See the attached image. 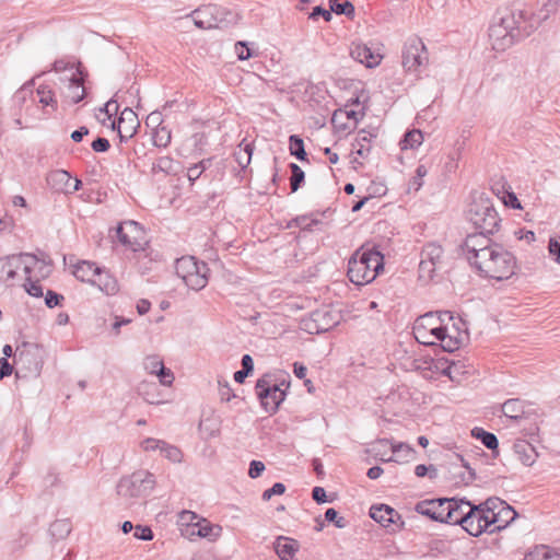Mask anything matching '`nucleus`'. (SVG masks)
<instances>
[{
	"label": "nucleus",
	"mask_w": 560,
	"mask_h": 560,
	"mask_svg": "<svg viewBox=\"0 0 560 560\" xmlns=\"http://www.w3.org/2000/svg\"><path fill=\"white\" fill-rule=\"evenodd\" d=\"M290 170H291L290 187H291V191L295 192L300 188L301 184L304 182L305 174H304L303 170L295 163L290 164Z\"/></svg>",
	"instance_id": "44"
},
{
	"label": "nucleus",
	"mask_w": 560,
	"mask_h": 560,
	"mask_svg": "<svg viewBox=\"0 0 560 560\" xmlns=\"http://www.w3.org/2000/svg\"><path fill=\"white\" fill-rule=\"evenodd\" d=\"M253 154V147L250 143H246L245 147L235 152L234 156L237 164L245 168L249 165Z\"/></svg>",
	"instance_id": "47"
},
{
	"label": "nucleus",
	"mask_w": 560,
	"mask_h": 560,
	"mask_svg": "<svg viewBox=\"0 0 560 560\" xmlns=\"http://www.w3.org/2000/svg\"><path fill=\"white\" fill-rule=\"evenodd\" d=\"M459 460L462 462V467L465 468V471L460 474V481L465 485H468L472 482L476 478L475 470L469 467V465L464 460L462 456H458Z\"/></svg>",
	"instance_id": "56"
},
{
	"label": "nucleus",
	"mask_w": 560,
	"mask_h": 560,
	"mask_svg": "<svg viewBox=\"0 0 560 560\" xmlns=\"http://www.w3.org/2000/svg\"><path fill=\"white\" fill-rule=\"evenodd\" d=\"M393 456L386 459V462H409L415 457V450L405 443L392 444Z\"/></svg>",
	"instance_id": "34"
},
{
	"label": "nucleus",
	"mask_w": 560,
	"mask_h": 560,
	"mask_svg": "<svg viewBox=\"0 0 560 560\" xmlns=\"http://www.w3.org/2000/svg\"><path fill=\"white\" fill-rule=\"evenodd\" d=\"M384 268V256L375 248H359L348 262L347 275L357 285L373 281Z\"/></svg>",
	"instance_id": "2"
},
{
	"label": "nucleus",
	"mask_w": 560,
	"mask_h": 560,
	"mask_svg": "<svg viewBox=\"0 0 560 560\" xmlns=\"http://www.w3.org/2000/svg\"><path fill=\"white\" fill-rule=\"evenodd\" d=\"M450 505L447 508L446 523L452 525L464 526V518H466L467 511L471 503L466 499L450 498Z\"/></svg>",
	"instance_id": "23"
},
{
	"label": "nucleus",
	"mask_w": 560,
	"mask_h": 560,
	"mask_svg": "<svg viewBox=\"0 0 560 560\" xmlns=\"http://www.w3.org/2000/svg\"><path fill=\"white\" fill-rule=\"evenodd\" d=\"M503 415L512 420H520L525 415V402L518 398L504 401L501 406Z\"/></svg>",
	"instance_id": "32"
},
{
	"label": "nucleus",
	"mask_w": 560,
	"mask_h": 560,
	"mask_svg": "<svg viewBox=\"0 0 560 560\" xmlns=\"http://www.w3.org/2000/svg\"><path fill=\"white\" fill-rule=\"evenodd\" d=\"M161 454L173 463H182L184 457L183 452L177 446L168 444L165 441Z\"/></svg>",
	"instance_id": "45"
},
{
	"label": "nucleus",
	"mask_w": 560,
	"mask_h": 560,
	"mask_svg": "<svg viewBox=\"0 0 560 560\" xmlns=\"http://www.w3.org/2000/svg\"><path fill=\"white\" fill-rule=\"evenodd\" d=\"M467 218L475 229L483 234H493L499 229V214L488 198L475 199L469 206Z\"/></svg>",
	"instance_id": "5"
},
{
	"label": "nucleus",
	"mask_w": 560,
	"mask_h": 560,
	"mask_svg": "<svg viewBox=\"0 0 560 560\" xmlns=\"http://www.w3.org/2000/svg\"><path fill=\"white\" fill-rule=\"evenodd\" d=\"M133 536L140 540H151L153 539V532L149 526L137 525Z\"/></svg>",
	"instance_id": "57"
},
{
	"label": "nucleus",
	"mask_w": 560,
	"mask_h": 560,
	"mask_svg": "<svg viewBox=\"0 0 560 560\" xmlns=\"http://www.w3.org/2000/svg\"><path fill=\"white\" fill-rule=\"evenodd\" d=\"M515 19L520 18H515L513 15V9L503 10L502 12L499 13L498 18L500 23H502V25L510 32V35L514 38V40L517 42L515 33Z\"/></svg>",
	"instance_id": "43"
},
{
	"label": "nucleus",
	"mask_w": 560,
	"mask_h": 560,
	"mask_svg": "<svg viewBox=\"0 0 560 560\" xmlns=\"http://www.w3.org/2000/svg\"><path fill=\"white\" fill-rule=\"evenodd\" d=\"M452 318V312H428L419 316L412 327L415 339L424 346L441 345L443 319Z\"/></svg>",
	"instance_id": "3"
},
{
	"label": "nucleus",
	"mask_w": 560,
	"mask_h": 560,
	"mask_svg": "<svg viewBox=\"0 0 560 560\" xmlns=\"http://www.w3.org/2000/svg\"><path fill=\"white\" fill-rule=\"evenodd\" d=\"M190 536H199L213 540L220 536L221 527L214 526L206 520L198 521L197 523L189 524Z\"/></svg>",
	"instance_id": "30"
},
{
	"label": "nucleus",
	"mask_w": 560,
	"mask_h": 560,
	"mask_svg": "<svg viewBox=\"0 0 560 560\" xmlns=\"http://www.w3.org/2000/svg\"><path fill=\"white\" fill-rule=\"evenodd\" d=\"M443 320L441 347L446 352H453L457 350L465 340V334L463 331H456V325L465 326V322L462 318H455L453 314L451 319Z\"/></svg>",
	"instance_id": "15"
},
{
	"label": "nucleus",
	"mask_w": 560,
	"mask_h": 560,
	"mask_svg": "<svg viewBox=\"0 0 560 560\" xmlns=\"http://www.w3.org/2000/svg\"><path fill=\"white\" fill-rule=\"evenodd\" d=\"M516 268L517 264L513 254L500 244L494 245L491 250L482 253L481 259L474 267L481 277L497 281L510 279Z\"/></svg>",
	"instance_id": "1"
},
{
	"label": "nucleus",
	"mask_w": 560,
	"mask_h": 560,
	"mask_svg": "<svg viewBox=\"0 0 560 560\" xmlns=\"http://www.w3.org/2000/svg\"><path fill=\"white\" fill-rule=\"evenodd\" d=\"M152 139L155 147L166 148L171 143V130L166 126L159 124L153 131Z\"/></svg>",
	"instance_id": "37"
},
{
	"label": "nucleus",
	"mask_w": 560,
	"mask_h": 560,
	"mask_svg": "<svg viewBox=\"0 0 560 560\" xmlns=\"http://www.w3.org/2000/svg\"><path fill=\"white\" fill-rule=\"evenodd\" d=\"M440 268L434 262L421 258L419 262V279L423 282H429L434 278L436 270Z\"/></svg>",
	"instance_id": "42"
},
{
	"label": "nucleus",
	"mask_w": 560,
	"mask_h": 560,
	"mask_svg": "<svg viewBox=\"0 0 560 560\" xmlns=\"http://www.w3.org/2000/svg\"><path fill=\"white\" fill-rule=\"evenodd\" d=\"M427 174H428V168L423 164L418 165V167L416 170V176L410 182V186L413 187L415 190H419L423 185L422 178Z\"/></svg>",
	"instance_id": "53"
},
{
	"label": "nucleus",
	"mask_w": 560,
	"mask_h": 560,
	"mask_svg": "<svg viewBox=\"0 0 560 560\" xmlns=\"http://www.w3.org/2000/svg\"><path fill=\"white\" fill-rule=\"evenodd\" d=\"M330 10H326L320 5L313 8V11L310 14V19L316 20L318 16H322L326 22H330L332 19Z\"/></svg>",
	"instance_id": "60"
},
{
	"label": "nucleus",
	"mask_w": 560,
	"mask_h": 560,
	"mask_svg": "<svg viewBox=\"0 0 560 560\" xmlns=\"http://www.w3.org/2000/svg\"><path fill=\"white\" fill-rule=\"evenodd\" d=\"M172 167H173V160L168 156H163V158L158 159L156 162H154L152 164V172L153 173H158V172L170 173L172 171Z\"/></svg>",
	"instance_id": "49"
},
{
	"label": "nucleus",
	"mask_w": 560,
	"mask_h": 560,
	"mask_svg": "<svg viewBox=\"0 0 560 560\" xmlns=\"http://www.w3.org/2000/svg\"><path fill=\"white\" fill-rule=\"evenodd\" d=\"M23 258L22 253L19 255H11L0 259L1 278L4 281L14 280L18 271L22 269Z\"/></svg>",
	"instance_id": "29"
},
{
	"label": "nucleus",
	"mask_w": 560,
	"mask_h": 560,
	"mask_svg": "<svg viewBox=\"0 0 560 560\" xmlns=\"http://www.w3.org/2000/svg\"><path fill=\"white\" fill-rule=\"evenodd\" d=\"M312 322L315 324V332L319 334L335 327L338 322V315L327 310H316L312 313Z\"/></svg>",
	"instance_id": "28"
},
{
	"label": "nucleus",
	"mask_w": 560,
	"mask_h": 560,
	"mask_svg": "<svg viewBox=\"0 0 560 560\" xmlns=\"http://www.w3.org/2000/svg\"><path fill=\"white\" fill-rule=\"evenodd\" d=\"M140 126L137 114L129 107H126L118 118L112 121V128L116 129L120 141H127L132 138Z\"/></svg>",
	"instance_id": "18"
},
{
	"label": "nucleus",
	"mask_w": 560,
	"mask_h": 560,
	"mask_svg": "<svg viewBox=\"0 0 560 560\" xmlns=\"http://www.w3.org/2000/svg\"><path fill=\"white\" fill-rule=\"evenodd\" d=\"M472 435L481 441V443L489 450H495L499 445L498 439L493 433L487 432L483 429L475 428Z\"/></svg>",
	"instance_id": "41"
},
{
	"label": "nucleus",
	"mask_w": 560,
	"mask_h": 560,
	"mask_svg": "<svg viewBox=\"0 0 560 560\" xmlns=\"http://www.w3.org/2000/svg\"><path fill=\"white\" fill-rule=\"evenodd\" d=\"M515 18V33L517 42L528 37L539 25L536 15L527 9L512 8Z\"/></svg>",
	"instance_id": "19"
},
{
	"label": "nucleus",
	"mask_w": 560,
	"mask_h": 560,
	"mask_svg": "<svg viewBox=\"0 0 560 560\" xmlns=\"http://www.w3.org/2000/svg\"><path fill=\"white\" fill-rule=\"evenodd\" d=\"M235 52L240 60H247L252 57L250 49L248 48L246 42H237L235 44Z\"/></svg>",
	"instance_id": "59"
},
{
	"label": "nucleus",
	"mask_w": 560,
	"mask_h": 560,
	"mask_svg": "<svg viewBox=\"0 0 560 560\" xmlns=\"http://www.w3.org/2000/svg\"><path fill=\"white\" fill-rule=\"evenodd\" d=\"M195 25L201 30L223 28L235 21L236 15L230 10L217 5H202L191 12Z\"/></svg>",
	"instance_id": "8"
},
{
	"label": "nucleus",
	"mask_w": 560,
	"mask_h": 560,
	"mask_svg": "<svg viewBox=\"0 0 560 560\" xmlns=\"http://www.w3.org/2000/svg\"><path fill=\"white\" fill-rule=\"evenodd\" d=\"M163 445H164L163 440H159V439H154V438H147L141 442L140 447L144 452H151V451H158V450L161 452Z\"/></svg>",
	"instance_id": "51"
},
{
	"label": "nucleus",
	"mask_w": 560,
	"mask_h": 560,
	"mask_svg": "<svg viewBox=\"0 0 560 560\" xmlns=\"http://www.w3.org/2000/svg\"><path fill=\"white\" fill-rule=\"evenodd\" d=\"M483 506L491 521L490 534L504 529L517 516V513L511 505L497 497L487 499L483 502Z\"/></svg>",
	"instance_id": "9"
},
{
	"label": "nucleus",
	"mask_w": 560,
	"mask_h": 560,
	"mask_svg": "<svg viewBox=\"0 0 560 560\" xmlns=\"http://www.w3.org/2000/svg\"><path fill=\"white\" fill-rule=\"evenodd\" d=\"M119 242L132 252L144 250L148 244L145 232L136 221L120 223L116 230Z\"/></svg>",
	"instance_id": "12"
},
{
	"label": "nucleus",
	"mask_w": 560,
	"mask_h": 560,
	"mask_svg": "<svg viewBox=\"0 0 560 560\" xmlns=\"http://www.w3.org/2000/svg\"><path fill=\"white\" fill-rule=\"evenodd\" d=\"M319 223V220L316 218H311L310 215H300L294 218L290 223L289 228L291 226H298L302 230L312 231V228L314 225H317Z\"/></svg>",
	"instance_id": "46"
},
{
	"label": "nucleus",
	"mask_w": 560,
	"mask_h": 560,
	"mask_svg": "<svg viewBox=\"0 0 560 560\" xmlns=\"http://www.w3.org/2000/svg\"><path fill=\"white\" fill-rule=\"evenodd\" d=\"M520 460L525 466H532L536 462L537 454L530 444H518L515 446Z\"/></svg>",
	"instance_id": "40"
},
{
	"label": "nucleus",
	"mask_w": 560,
	"mask_h": 560,
	"mask_svg": "<svg viewBox=\"0 0 560 560\" xmlns=\"http://www.w3.org/2000/svg\"><path fill=\"white\" fill-rule=\"evenodd\" d=\"M118 109H119L118 103L114 100H109L104 105V108L101 109V112L106 114L108 120H112V117L117 114Z\"/></svg>",
	"instance_id": "64"
},
{
	"label": "nucleus",
	"mask_w": 560,
	"mask_h": 560,
	"mask_svg": "<svg viewBox=\"0 0 560 560\" xmlns=\"http://www.w3.org/2000/svg\"><path fill=\"white\" fill-rule=\"evenodd\" d=\"M175 270L184 283L192 290L199 291L208 283V265L198 261L194 256H183L177 259Z\"/></svg>",
	"instance_id": "6"
},
{
	"label": "nucleus",
	"mask_w": 560,
	"mask_h": 560,
	"mask_svg": "<svg viewBox=\"0 0 560 560\" xmlns=\"http://www.w3.org/2000/svg\"><path fill=\"white\" fill-rule=\"evenodd\" d=\"M490 234L483 232L468 234L462 245L463 255L468 264L474 268L481 259L482 253L491 250L497 243L489 237Z\"/></svg>",
	"instance_id": "13"
},
{
	"label": "nucleus",
	"mask_w": 560,
	"mask_h": 560,
	"mask_svg": "<svg viewBox=\"0 0 560 560\" xmlns=\"http://www.w3.org/2000/svg\"><path fill=\"white\" fill-rule=\"evenodd\" d=\"M370 516L390 532H397L404 525L400 514L386 504L371 506Z\"/></svg>",
	"instance_id": "16"
},
{
	"label": "nucleus",
	"mask_w": 560,
	"mask_h": 560,
	"mask_svg": "<svg viewBox=\"0 0 560 560\" xmlns=\"http://www.w3.org/2000/svg\"><path fill=\"white\" fill-rule=\"evenodd\" d=\"M289 150L291 155L295 156L298 160H307V154L304 149V141L300 136L292 135L289 137Z\"/></svg>",
	"instance_id": "38"
},
{
	"label": "nucleus",
	"mask_w": 560,
	"mask_h": 560,
	"mask_svg": "<svg viewBox=\"0 0 560 560\" xmlns=\"http://www.w3.org/2000/svg\"><path fill=\"white\" fill-rule=\"evenodd\" d=\"M376 135L374 132L366 131L364 129L360 130L352 142L351 154L354 155L353 163L362 164L358 161L360 159H366L371 152V141L375 138Z\"/></svg>",
	"instance_id": "22"
},
{
	"label": "nucleus",
	"mask_w": 560,
	"mask_h": 560,
	"mask_svg": "<svg viewBox=\"0 0 560 560\" xmlns=\"http://www.w3.org/2000/svg\"><path fill=\"white\" fill-rule=\"evenodd\" d=\"M548 250L550 255L556 256V261L560 262V236L550 237Z\"/></svg>",
	"instance_id": "61"
},
{
	"label": "nucleus",
	"mask_w": 560,
	"mask_h": 560,
	"mask_svg": "<svg viewBox=\"0 0 560 560\" xmlns=\"http://www.w3.org/2000/svg\"><path fill=\"white\" fill-rule=\"evenodd\" d=\"M525 560H560V553L548 546H536L525 555Z\"/></svg>",
	"instance_id": "35"
},
{
	"label": "nucleus",
	"mask_w": 560,
	"mask_h": 560,
	"mask_svg": "<svg viewBox=\"0 0 560 560\" xmlns=\"http://www.w3.org/2000/svg\"><path fill=\"white\" fill-rule=\"evenodd\" d=\"M98 268L94 262L82 260L73 266V275L82 282L92 283L95 275L98 273Z\"/></svg>",
	"instance_id": "31"
},
{
	"label": "nucleus",
	"mask_w": 560,
	"mask_h": 560,
	"mask_svg": "<svg viewBox=\"0 0 560 560\" xmlns=\"http://www.w3.org/2000/svg\"><path fill=\"white\" fill-rule=\"evenodd\" d=\"M255 392L262 408L270 413H275L285 398V392L278 384H271L266 376L257 381Z\"/></svg>",
	"instance_id": "10"
},
{
	"label": "nucleus",
	"mask_w": 560,
	"mask_h": 560,
	"mask_svg": "<svg viewBox=\"0 0 560 560\" xmlns=\"http://www.w3.org/2000/svg\"><path fill=\"white\" fill-rule=\"evenodd\" d=\"M325 520L335 523V526L338 528L346 527V520L342 516H338V512L332 508L325 512Z\"/></svg>",
	"instance_id": "54"
},
{
	"label": "nucleus",
	"mask_w": 560,
	"mask_h": 560,
	"mask_svg": "<svg viewBox=\"0 0 560 560\" xmlns=\"http://www.w3.org/2000/svg\"><path fill=\"white\" fill-rule=\"evenodd\" d=\"M273 549L280 560H293L300 550V542L291 537L278 536L273 541Z\"/></svg>",
	"instance_id": "24"
},
{
	"label": "nucleus",
	"mask_w": 560,
	"mask_h": 560,
	"mask_svg": "<svg viewBox=\"0 0 560 560\" xmlns=\"http://www.w3.org/2000/svg\"><path fill=\"white\" fill-rule=\"evenodd\" d=\"M489 37L493 49L499 51H504L516 43L510 35V32L502 25V23H500L499 20L490 25Z\"/></svg>",
	"instance_id": "21"
},
{
	"label": "nucleus",
	"mask_w": 560,
	"mask_h": 560,
	"mask_svg": "<svg viewBox=\"0 0 560 560\" xmlns=\"http://www.w3.org/2000/svg\"><path fill=\"white\" fill-rule=\"evenodd\" d=\"M91 284L97 287L106 295H115L119 291L117 279L109 271L102 268H98V273L95 275Z\"/></svg>",
	"instance_id": "26"
},
{
	"label": "nucleus",
	"mask_w": 560,
	"mask_h": 560,
	"mask_svg": "<svg viewBox=\"0 0 560 560\" xmlns=\"http://www.w3.org/2000/svg\"><path fill=\"white\" fill-rule=\"evenodd\" d=\"M329 8H330V11H332L334 13L340 15V14H343L348 18H353L354 16V5L350 2V1H345L342 3H339V2H335V3H329Z\"/></svg>",
	"instance_id": "48"
},
{
	"label": "nucleus",
	"mask_w": 560,
	"mask_h": 560,
	"mask_svg": "<svg viewBox=\"0 0 560 560\" xmlns=\"http://www.w3.org/2000/svg\"><path fill=\"white\" fill-rule=\"evenodd\" d=\"M448 498H440L434 500H424L416 504L415 511L421 515H425L433 521L446 523L447 508L450 506Z\"/></svg>",
	"instance_id": "17"
},
{
	"label": "nucleus",
	"mask_w": 560,
	"mask_h": 560,
	"mask_svg": "<svg viewBox=\"0 0 560 560\" xmlns=\"http://www.w3.org/2000/svg\"><path fill=\"white\" fill-rule=\"evenodd\" d=\"M351 57L365 65L368 68L376 67L381 62V55L372 51L365 44L358 43L353 44L351 48Z\"/></svg>",
	"instance_id": "27"
},
{
	"label": "nucleus",
	"mask_w": 560,
	"mask_h": 560,
	"mask_svg": "<svg viewBox=\"0 0 560 560\" xmlns=\"http://www.w3.org/2000/svg\"><path fill=\"white\" fill-rule=\"evenodd\" d=\"M85 96V88L83 85V79L81 72L72 73L68 79L67 90L63 93L65 100L70 104H77L81 102Z\"/></svg>",
	"instance_id": "25"
},
{
	"label": "nucleus",
	"mask_w": 560,
	"mask_h": 560,
	"mask_svg": "<svg viewBox=\"0 0 560 560\" xmlns=\"http://www.w3.org/2000/svg\"><path fill=\"white\" fill-rule=\"evenodd\" d=\"M91 147L95 152H106L110 148V143L106 138L98 137L92 142Z\"/></svg>",
	"instance_id": "63"
},
{
	"label": "nucleus",
	"mask_w": 560,
	"mask_h": 560,
	"mask_svg": "<svg viewBox=\"0 0 560 560\" xmlns=\"http://www.w3.org/2000/svg\"><path fill=\"white\" fill-rule=\"evenodd\" d=\"M155 487V477L148 470H137L122 477L117 485V493L124 499L145 497Z\"/></svg>",
	"instance_id": "7"
},
{
	"label": "nucleus",
	"mask_w": 560,
	"mask_h": 560,
	"mask_svg": "<svg viewBox=\"0 0 560 560\" xmlns=\"http://www.w3.org/2000/svg\"><path fill=\"white\" fill-rule=\"evenodd\" d=\"M423 142V135L419 129H412L405 133L400 142L401 150L417 149Z\"/></svg>",
	"instance_id": "36"
},
{
	"label": "nucleus",
	"mask_w": 560,
	"mask_h": 560,
	"mask_svg": "<svg viewBox=\"0 0 560 560\" xmlns=\"http://www.w3.org/2000/svg\"><path fill=\"white\" fill-rule=\"evenodd\" d=\"M265 470V464L260 460H252L249 464L248 475L250 478H258Z\"/></svg>",
	"instance_id": "62"
},
{
	"label": "nucleus",
	"mask_w": 560,
	"mask_h": 560,
	"mask_svg": "<svg viewBox=\"0 0 560 560\" xmlns=\"http://www.w3.org/2000/svg\"><path fill=\"white\" fill-rule=\"evenodd\" d=\"M401 58L402 67L408 72L419 71L420 68L427 66L429 60L427 48L418 37L410 38L405 43Z\"/></svg>",
	"instance_id": "11"
},
{
	"label": "nucleus",
	"mask_w": 560,
	"mask_h": 560,
	"mask_svg": "<svg viewBox=\"0 0 560 560\" xmlns=\"http://www.w3.org/2000/svg\"><path fill=\"white\" fill-rule=\"evenodd\" d=\"M143 366L150 374L156 375L163 386H171L174 382V373L164 366L163 360L155 354L145 357Z\"/></svg>",
	"instance_id": "20"
},
{
	"label": "nucleus",
	"mask_w": 560,
	"mask_h": 560,
	"mask_svg": "<svg viewBox=\"0 0 560 560\" xmlns=\"http://www.w3.org/2000/svg\"><path fill=\"white\" fill-rule=\"evenodd\" d=\"M48 180L57 184H62L66 188L71 182V175L67 171L58 170L49 175Z\"/></svg>",
	"instance_id": "50"
},
{
	"label": "nucleus",
	"mask_w": 560,
	"mask_h": 560,
	"mask_svg": "<svg viewBox=\"0 0 560 560\" xmlns=\"http://www.w3.org/2000/svg\"><path fill=\"white\" fill-rule=\"evenodd\" d=\"M63 300V296L55 291L48 290L45 295V304L49 307H56Z\"/></svg>",
	"instance_id": "58"
},
{
	"label": "nucleus",
	"mask_w": 560,
	"mask_h": 560,
	"mask_svg": "<svg viewBox=\"0 0 560 560\" xmlns=\"http://www.w3.org/2000/svg\"><path fill=\"white\" fill-rule=\"evenodd\" d=\"M285 492V486L282 482H276L271 488L262 492V500L268 501L273 495H281Z\"/></svg>",
	"instance_id": "55"
},
{
	"label": "nucleus",
	"mask_w": 560,
	"mask_h": 560,
	"mask_svg": "<svg viewBox=\"0 0 560 560\" xmlns=\"http://www.w3.org/2000/svg\"><path fill=\"white\" fill-rule=\"evenodd\" d=\"M38 102L43 106H49L52 110L57 109V100L54 91L48 85H39L37 88Z\"/></svg>",
	"instance_id": "39"
},
{
	"label": "nucleus",
	"mask_w": 560,
	"mask_h": 560,
	"mask_svg": "<svg viewBox=\"0 0 560 560\" xmlns=\"http://www.w3.org/2000/svg\"><path fill=\"white\" fill-rule=\"evenodd\" d=\"M23 265L22 270L25 276L23 284L25 291L35 298L43 296V287L40 281L47 279L52 272V264L50 259L39 258L36 255L22 253Z\"/></svg>",
	"instance_id": "4"
},
{
	"label": "nucleus",
	"mask_w": 560,
	"mask_h": 560,
	"mask_svg": "<svg viewBox=\"0 0 560 560\" xmlns=\"http://www.w3.org/2000/svg\"><path fill=\"white\" fill-rule=\"evenodd\" d=\"M489 517L483 502L478 505L471 504L467 511L466 518H464L463 529L474 537H478L482 533L490 534L491 521Z\"/></svg>",
	"instance_id": "14"
},
{
	"label": "nucleus",
	"mask_w": 560,
	"mask_h": 560,
	"mask_svg": "<svg viewBox=\"0 0 560 560\" xmlns=\"http://www.w3.org/2000/svg\"><path fill=\"white\" fill-rule=\"evenodd\" d=\"M443 254L444 250L440 244L430 242L423 246L421 250V258L434 262L436 266L441 267L443 264Z\"/></svg>",
	"instance_id": "33"
},
{
	"label": "nucleus",
	"mask_w": 560,
	"mask_h": 560,
	"mask_svg": "<svg viewBox=\"0 0 560 560\" xmlns=\"http://www.w3.org/2000/svg\"><path fill=\"white\" fill-rule=\"evenodd\" d=\"M557 5H558V1L557 0L546 2L544 4V7L541 8V10L539 11V13L536 15V19L539 21V23L541 21L548 19V16L551 13L556 12Z\"/></svg>",
	"instance_id": "52"
}]
</instances>
